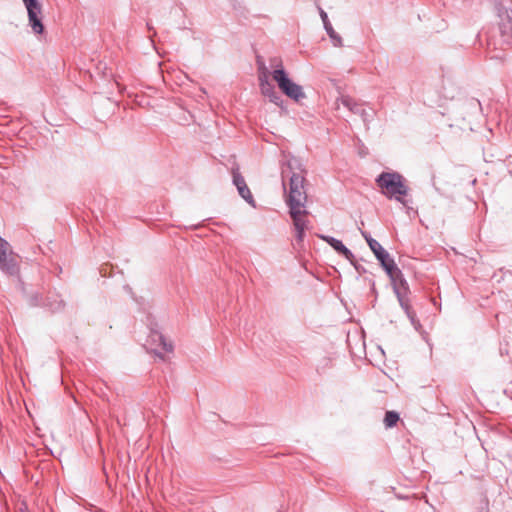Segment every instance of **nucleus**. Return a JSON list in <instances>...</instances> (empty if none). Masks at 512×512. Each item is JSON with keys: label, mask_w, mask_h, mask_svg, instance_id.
Wrapping results in <instances>:
<instances>
[{"label": "nucleus", "mask_w": 512, "mask_h": 512, "mask_svg": "<svg viewBox=\"0 0 512 512\" xmlns=\"http://www.w3.org/2000/svg\"><path fill=\"white\" fill-rule=\"evenodd\" d=\"M304 176L299 172H292L289 179V192L286 196V204L289 207V215L296 231V242L301 244L304 240L305 230L309 228L306 209L307 193L304 189Z\"/></svg>", "instance_id": "obj_1"}, {"label": "nucleus", "mask_w": 512, "mask_h": 512, "mask_svg": "<svg viewBox=\"0 0 512 512\" xmlns=\"http://www.w3.org/2000/svg\"><path fill=\"white\" fill-rule=\"evenodd\" d=\"M376 183L387 198L395 199L403 206H407V201L403 197L408 194L409 189L401 174L398 172H382L376 178Z\"/></svg>", "instance_id": "obj_2"}, {"label": "nucleus", "mask_w": 512, "mask_h": 512, "mask_svg": "<svg viewBox=\"0 0 512 512\" xmlns=\"http://www.w3.org/2000/svg\"><path fill=\"white\" fill-rule=\"evenodd\" d=\"M279 89L292 100L299 102L306 97L303 88L293 82L287 75L284 68H277L271 73Z\"/></svg>", "instance_id": "obj_3"}, {"label": "nucleus", "mask_w": 512, "mask_h": 512, "mask_svg": "<svg viewBox=\"0 0 512 512\" xmlns=\"http://www.w3.org/2000/svg\"><path fill=\"white\" fill-rule=\"evenodd\" d=\"M369 248L374 253L383 269L389 275L390 279L394 280V274H400V269L396 266L389 253L381 246L378 241L369 240Z\"/></svg>", "instance_id": "obj_4"}, {"label": "nucleus", "mask_w": 512, "mask_h": 512, "mask_svg": "<svg viewBox=\"0 0 512 512\" xmlns=\"http://www.w3.org/2000/svg\"><path fill=\"white\" fill-rule=\"evenodd\" d=\"M27 10L28 22L35 34H42L44 26L42 23V5L39 0H22Z\"/></svg>", "instance_id": "obj_5"}, {"label": "nucleus", "mask_w": 512, "mask_h": 512, "mask_svg": "<svg viewBox=\"0 0 512 512\" xmlns=\"http://www.w3.org/2000/svg\"><path fill=\"white\" fill-rule=\"evenodd\" d=\"M0 269L8 275H16L19 271L18 263L11 251V245L0 237Z\"/></svg>", "instance_id": "obj_6"}, {"label": "nucleus", "mask_w": 512, "mask_h": 512, "mask_svg": "<svg viewBox=\"0 0 512 512\" xmlns=\"http://www.w3.org/2000/svg\"><path fill=\"white\" fill-rule=\"evenodd\" d=\"M232 180L233 184L236 186L239 195L252 207H255V200L253 195L246 184L244 177L239 172V168H232Z\"/></svg>", "instance_id": "obj_7"}, {"label": "nucleus", "mask_w": 512, "mask_h": 512, "mask_svg": "<svg viewBox=\"0 0 512 512\" xmlns=\"http://www.w3.org/2000/svg\"><path fill=\"white\" fill-rule=\"evenodd\" d=\"M319 14H320L321 20L323 22L324 29L326 30L327 34L329 35L333 45L335 47H342L343 42H342L341 36L335 32V30L333 29V27L328 19L327 13L321 7H319Z\"/></svg>", "instance_id": "obj_8"}, {"label": "nucleus", "mask_w": 512, "mask_h": 512, "mask_svg": "<svg viewBox=\"0 0 512 512\" xmlns=\"http://www.w3.org/2000/svg\"><path fill=\"white\" fill-rule=\"evenodd\" d=\"M395 294L399 301L401 308L405 311L407 317L409 318L411 324L414 326L416 330L420 327L419 321L416 319V314L411 310L410 305L406 297H404L399 289V287L395 286Z\"/></svg>", "instance_id": "obj_9"}, {"label": "nucleus", "mask_w": 512, "mask_h": 512, "mask_svg": "<svg viewBox=\"0 0 512 512\" xmlns=\"http://www.w3.org/2000/svg\"><path fill=\"white\" fill-rule=\"evenodd\" d=\"M149 341L151 345L160 346L164 352H171L173 350L172 344L167 342L165 337L157 330L151 329Z\"/></svg>", "instance_id": "obj_10"}, {"label": "nucleus", "mask_w": 512, "mask_h": 512, "mask_svg": "<svg viewBox=\"0 0 512 512\" xmlns=\"http://www.w3.org/2000/svg\"><path fill=\"white\" fill-rule=\"evenodd\" d=\"M339 103H341L346 109H348L350 112L356 115H359L363 107L362 104L358 103L356 100L349 96H342L339 99H337V109H339Z\"/></svg>", "instance_id": "obj_11"}, {"label": "nucleus", "mask_w": 512, "mask_h": 512, "mask_svg": "<svg viewBox=\"0 0 512 512\" xmlns=\"http://www.w3.org/2000/svg\"><path fill=\"white\" fill-rule=\"evenodd\" d=\"M43 306L48 308L52 312L61 311L64 307V301L59 295L51 294L45 298Z\"/></svg>", "instance_id": "obj_12"}, {"label": "nucleus", "mask_w": 512, "mask_h": 512, "mask_svg": "<svg viewBox=\"0 0 512 512\" xmlns=\"http://www.w3.org/2000/svg\"><path fill=\"white\" fill-rule=\"evenodd\" d=\"M393 283V289L395 290V286L399 287L402 295L405 297V294L407 293L409 286L407 281L403 278L402 272L400 271V274L395 273L394 274V280H392Z\"/></svg>", "instance_id": "obj_13"}, {"label": "nucleus", "mask_w": 512, "mask_h": 512, "mask_svg": "<svg viewBox=\"0 0 512 512\" xmlns=\"http://www.w3.org/2000/svg\"><path fill=\"white\" fill-rule=\"evenodd\" d=\"M256 64H257V70H258V80H265V79H269V69L267 68V66L265 65V62L263 61V59L258 56L257 57V60H256Z\"/></svg>", "instance_id": "obj_14"}, {"label": "nucleus", "mask_w": 512, "mask_h": 512, "mask_svg": "<svg viewBox=\"0 0 512 512\" xmlns=\"http://www.w3.org/2000/svg\"><path fill=\"white\" fill-rule=\"evenodd\" d=\"M259 87H260L261 93L265 97H268V98L271 97V95L276 92L275 87L271 84L269 79L260 80Z\"/></svg>", "instance_id": "obj_15"}, {"label": "nucleus", "mask_w": 512, "mask_h": 512, "mask_svg": "<svg viewBox=\"0 0 512 512\" xmlns=\"http://www.w3.org/2000/svg\"><path fill=\"white\" fill-rule=\"evenodd\" d=\"M44 301H45V299H43L42 295L36 291L31 292L27 296V302H28L29 306H31V307L43 306Z\"/></svg>", "instance_id": "obj_16"}, {"label": "nucleus", "mask_w": 512, "mask_h": 512, "mask_svg": "<svg viewBox=\"0 0 512 512\" xmlns=\"http://www.w3.org/2000/svg\"><path fill=\"white\" fill-rule=\"evenodd\" d=\"M399 421V414L395 411H387L384 418V424L387 428H392Z\"/></svg>", "instance_id": "obj_17"}, {"label": "nucleus", "mask_w": 512, "mask_h": 512, "mask_svg": "<svg viewBox=\"0 0 512 512\" xmlns=\"http://www.w3.org/2000/svg\"><path fill=\"white\" fill-rule=\"evenodd\" d=\"M321 238L328 243L336 252H340L345 245L342 243V241L331 237V236H321Z\"/></svg>", "instance_id": "obj_18"}, {"label": "nucleus", "mask_w": 512, "mask_h": 512, "mask_svg": "<svg viewBox=\"0 0 512 512\" xmlns=\"http://www.w3.org/2000/svg\"><path fill=\"white\" fill-rule=\"evenodd\" d=\"M373 115H374V111L372 109L367 110L364 107H362V109L359 113V116L361 117V119L363 120L365 125H367L372 120Z\"/></svg>", "instance_id": "obj_19"}, {"label": "nucleus", "mask_w": 512, "mask_h": 512, "mask_svg": "<svg viewBox=\"0 0 512 512\" xmlns=\"http://www.w3.org/2000/svg\"><path fill=\"white\" fill-rule=\"evenodd\" d=\"M269 100L275 105L283 107V98L277 91L269 97Z\"/></svg>", "instance_id": "obj_20"}, {"label": "nucleus", "mask_w": 512, "mask_h": 512, "mask_svg": "<svg viewBox=\"0 0 512 512\" xmlns=\"http://www.w3.org/2000/svg\"><path fill=\"white\" fill-rule=\"evenodd\" d=\"M339 254L344 256L347 260H349L353 264L354 255L346 246L339 252Z\"/></svg>", "instance_id": "obj_21"}, {"label": "nucleus", "mask_w": 512, "mask_h": 512, "mask_svg": "<svg viewBox=\"0 0 512 512\" xmlns=\"http://www.w3.org/2000/svg\"><path fill=\"white\" fill-rule=\"evenodd\" d=\"M270 64H271V67L274 68V70L277 68H283L281 59L277 58V57L272 58L270 60Z\"/></svg>", "instance_id": "obj_22"}, {"label": "nucleus", "mask_w": 512, "mask_h": 512, "mask_svg": "<svg viewBox=\"0 0 512 512\" xmlns=\"http://www.w3.org/2000/svg\"><path fill=\"white\" fill-rule=\"evenodd\" d=\"M287 169H289L290 171H292L295 167L298 166V160L295 159V158H291L287 161Z\"/></svg>", "instance_id": "obj_23"}, {"label": "nucleus", "mask_w": 512, "mask_h": 512, "mask_svg": "<svg viewBox=\"0 0 512 512\" xmlns=\"http://www.w3.org/2000/svg\"><path fill=\"white\" fill-rule=\"evenodd\" d=\"M498 13H499L500 17H504V15H505L507 19L511 18V15H510L509 11L507 9L502 8V7L498 9Z\"/></svg>", "instance_id": "obj_24"}, {"label": "nucleus", "mask_w": 512, "mask_h": 512, "mask_svg": "<svg viewBox=\"0 0 512 512\" xmlns=\"http://www.w3.org/2000/svg\"><path fill=\"white\" fill-rule=\"evenodd\" d=\"M360 233L361 235L364 237V239L366 240L367 244L369 245V240L371 241H376L374 238H372L370 236V234L362 229H360Z\"/></svg>", "instance_id": "obj_25"}, {"label": "nucleus", "mask_w": 512, "mask_h": 512, "mask_svg": "<svg viewBox=\"0 0 512 512\" xmlns=\"http://www.w3.org/2000/svg\"><path fill=\"white\" fill-rule=\"evenodd\" d=\"M152 350L154 351V353H155L157 356H160V357L163 359L162 354L160 353V351H159L157 348H152Z\"/></svg>", "instance_id": "obj_26"}, {"label": "nucleus", "mask_w": 512, "mask_h": 512, "mask_svg": "<svg viewBox=\"0 0 512 512\" xmlns=\"http://www.w3.org/2000/svg\"><path fill=\"white\" fill-rule=\"evenodd\" d=\"M286 173H287V172H286V169H284V168H283V170H282V178H283V179L285 178ZM283 186L285 187V182H284V181H283Z\"/></svg>", "instance_id": "obj_27"}, {"label": "nucleus", "mask_w": 512, "mask_h": 512, "mask_svg": "<svg viewBox=\"0 0 512 512\" xmlns=\"http://www.w3.org/2000/svg\"><path fill=\"white\" fill-rule=\"evenodd\" d=\"M354 266H355L356 270L361 271V268H359L357 265H354Z\"/></svg>", "instance_id": "obj_28"}, {"label": "nucleus", "mask_w": 512, "mask_h": 512, "mask_svg": "<svg viewBox=\"0 0 512 512\" xmlns=\"http://www.w3.org/2000/svg\"><path fill=\"white\" fill-rule=\"evenodd\" d=\"M354 266H355L356 270L361 271V268H359L357 265H354Z\"/></svg>", "instance_id": "obj_29"}]
</instances>
